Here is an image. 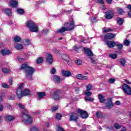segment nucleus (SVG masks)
I'll list each match as a JSON object with an SVG mask.
<instances>
[{"label":"nucleus","mask_w":131,"mask_h":131,"mask_svg":"<svg viewBox=\"0 0 131 131\" xmlns=\"http://www.w3.org/2000/svg\"><path fill=\"white\" fill-rule=\"evenodd\" d=\"M84 100L85 101H88L89 102H93L94 99L90 96H86L84 97Z\"/></svg>","instance_id":"31"},{"label":"nucleus","mask_w":131,"mask_h":131,"mask_svg":"<svg viewBox=\"0 0 131 131\" xmlns=\"http://www.w3.org/2000/svg\"><path fill=\"white\" fill-rule=\"evenodd\" d=\"M112 106H113V103H112V99L111 98H108V101L106 103V106L107 109H110Z\"/></svg>","instance_id":"16"},{"label":"nucleus","mask_w":131,"mask_h":131,"mask_svg":"<svg viewBox=\"0 0 131 131\" xmlns=\"http://www.w3.org/2000/svg\"><path fill=\"white\" fill-rule=\"evenodd\" d=\"M61 117H62V116L60 114H57L56 115V118L57 119V120H60L61 119Z\"/></svg>","instance_id":"56"},{"label":"nucleus","mask_w":131,"mask_h":131,"mask_svg":"<svg viewBox=\"0 0 131 131\" xmlns=\"http://www.w3.org/2000/svg\"><path fill=\"white\" fill-rule=\"evenodd\" d=\"M25 46H28L30 43V40L29 39H26L24 42Z\"/></svg>","instance_id":"47"},{"label":"nucleus","mask_w":131,"mask_h":131,"mask_svg":"<svg viewBox=\"0 0 131 131\" xmlns=\"http://www.w3.org/2000/svg\"><path fill=\"white\" fill-rule=\"evenodd\" d=\"M115 81H116L115 79L110 78L108 80V83H111V84L114 83L115 82Z\"/></svg>","instance_id":"48"},{"label":"nucleus","mask_w":131,"mask_h":131,"mask_svg":"<svg viewBox=\"0 0 131 131\" xmlns=\"http://www.w3.org/2000/svg\"><path fill=\"white\" fill-rule=\"evenodd\" d=\"M3 97L0 96V111H3L4 110V106L2 104V102H3Z\"/></svg>","instance_id":"34"},{"label":"nucleus","mask_w":131,"mask_h":131,"mask_svg":"<svg viewBox=\"0 0 131 131\" xmlns=\"http://www.w3.org/2000/svg\"><path fill=\"white\" fill-rule=\"evenodd\" d=\"M9 84L12 85L13 84V77H9L8 79Z\"/></svg>","instance_id":"55"},{"label":"nucleus","mask_w":131,"mask_h":131,"mask_svg":"<svg viewBox=\"0 0 131 131\" xmlns=\"http://www.w3.org/2000/svg\"><path fill=\"white\" fill-rule=\"evenodd\" d=\"M123 22H124V19L122 18L117 17V23L119 25H122L123 24Z\"/></svg>","instance_id":"22"},{"label":"nucleus","mask_w":131,"mask_h":131,"mask_svg":"<svg viewBox=\"0 0 131 131\" xmlns=\"http://www.w3.org/2000/svg\"><path fill=\"white\" fill-rule=\"evenodd\" d=\"M117 13L119 14V15H122L125 13V12L123 11V9H122V8H118L117 9Z\"/></svg>","instance_id":"24"},{"label":"nucleus","mask_w":131,"mask_h":131,"mask_svg":"<svg viewBox=\"0 0 131 131\" xmlns=\"http://www.w3.org/2000/svg\"><path fill=\"white\" fill-rule=\"evenodd\" d=\"M14 40L15 42H19L21 41V37L19 36H15L14 37Z\"/></svg>","instance_id":"30"},{"label":"nucleus","mask_w":131,"mask_h":131,"mask_svg":"<svg viewBox=\"0 0 131 131\" xmlns=\"http://www.w3.org/2000/svg\"><path fill=\"white\" fill-rule=\"evenodd\" d=\"M129 45H130L129 40L126 39L124 40V46H125L126 47H129Z\"/></svg>","instance_id":"37"},{"label":"nucleus","mask_w":131,"mask_h":131,"mask_svg":"<svg viewBox=\"0 0 131 131\" xmlns=\"http://www.w3.org/2000/svg\"><path fill=\"white\" fill-rule=\"evenodd\" d=\"M115 105H117V106H119V105H121V103L120 101H117L115 103Z\"/></svg>","instance_id":"64"},{"label":"nucleus","mask_w":131,"mask_h":131,"mask_svg":"<svg viewBox=\"0 0 131 131\" xmlns=\"http://www.w3.org/2000/svg\"><path fill=\"white\" fill-rule=\"evenodd\" d=\"M110 58H111V59H115L116 58H117V54H110L109 55Z\"/></svg>","instance_id":"38"},{"label":"nucleus","mask_w":131,"mask_h":131,"mask_svg":"<svg viewBox=\"0 0 131 131\" xmlns=\"http://www.w3.org/2000/svg\"><path fill=\"white\" fill-rule=\"evenodd\" d=\"M1 54L3 56H6V55H11L12 52L9 50H3L1 51Z\"/></svg>","instance_id":"23"},{"label":"nucleus","mask_w":131,"mask_h":131,"mask_svg":"<svg viewBox=\"0 0 131 131\" xmlns=\"http://www.w3.org/2000/svg\"><path fill=\"white\" fill-rule=\"evenodd\" d=\"M116 47H118V50H121L123 48V45L122 44H117L116 43Z\"/></svg>","instance_id":"50"},{"label":"nucleus","mask_w":131,"mask_h":131,"mask_svg":"<svg viewBox=\"0 0 131 131\" xmlns=\"http://www.w3.org/2000/svg\"><path fill=\"white\" fill-rule=\"evenodd\" d=\"M122 89L126 95H128L129 96H131V88L129 85L126 84H123L122 86Z\"/></svg>","instance_id":"4"},{"label":"nucleus","mask_w":131,"mask_h":131,"mask_svg":"<svg viewBox=\"0 0 131 131\" xmlns=\"http://www.w3.org/2000/svg\"><path fill=\"white\" fill-rule=\"evenodd\" d=\"M61 74L63 75V76H66V71H64V70H62Z\"/></svg>","instance_id":"63"},{"label":"nucleus","mask_w":131,"mask_h":131,"mask_svg":"<svg viewBox=\"0 0 131 131\" xmlns=\"http://www.w3.org/2000/svg\"><path fill=\"white\" fill-rule=\"evenodd\" d=\"M43 57H38L36 60V63L37 64H40L43 62Z\"/></svg>","instance_id":"28"},{"label":"nucleus","mask_w":131,"mask_h":131,"mask_svg":"<svg viewBox=\"0 0 131 131\" xmlns=\"http://www.w3.org/2000/svg\"><path fill=\"white\" fill-rule=\"evenodd\" d=\"M39 100L43 99L46 97V93L45 92H39L37 94Z\"/></svg>","instance_id":"20"},{"label":"nucleus","mask_w":131,"mask_h":131,"mask_svg":"<svg viewBox=\"0 0 131 131\" xmlns=\"http://www.w3.org/2000/svg\"><path fill=\"white\" fill-rule=\"evenodd\" d=\"M5 119L7 121H12L15 119V118L12 116H5Z\"/></svg>","instance_id":"25"},{"label":"nucleus","mask_w":131,"mask_h":131,"mask_svg":"<svg viewBox=\"0 0 131 131\" xmlns=\"http://www.w3.org/2000/svg\"><path fill=\"white\" fill-rule=\"evenodd\" d=\"M114 12L113 10H110L105 12V18L107 20H110L113 18Z\"/></svg>","instance_id":"7"},{"label":"nucleus","mask_w":131,"mask_h":131,"mask_svg":"<svg viewBox=\"0 0 131 131\" xmlns=\"http://www.w3.org/2000/svg\"><path fill=\"white\" fill-rule=\"evenodd\" d=\"M58 106L56 105L55 106L52 107L51 108V110L52 112H55V111H57V110H58Z\"/></svg>","instance_id":"53"},{"label":"nucleus","mask_w":131,"mask_h":131,"mask_svg":"<svg viewBox=\"0 0 131 131\" xmlns=\"http://www.w3.org/2000/svg\"><path fill=\"white\" fill-rule=\"evenodd\" d=\"M19 108L20 109L24 110L25 109V106H24V105H23L22 103H19L18 105Z\"/></svg>","instance_id":"57"},{"label":"nucleus","mask_w":131,"mask_h":131,"mask_svg":"<svg viewBox=\"0 0 131 131\" xmlns=\"http://www.w3.org/2000/svg\"><path fill=\"white\" fill-rule=\"evenodd\" d=\"M120 63L122 66H124V65H125V63H126V60L125 59V58H120Z\"/></svg>","instance_id":"33"},{"label":"nucleus","mask_w":131,"mask_h":131,"mask_svg":"<svg viewBox=\"0 0 131 131\" xmlns=\"http://www.w3.org/2000/svg\"><path fill=\"white\" fill-rule=\"evenodd\" d=\"M76 77L77 79H79V80H88V79L89 78L88 76H83L81 74L76 75Z\"/></svg>","instance_id":"12"},{"label":"nucleus","mask_w":131,"mask_h":131,"mask_svg":"<svg viewBox=\"0 0 131 131\" xmlns=\"http://www.w3.org/2000/svg\"><path fill=\"white\" fill-rule=\"evenodd\" d=\"M77 112L78 114L80 115V117H81V118H82L83 119L88 118V117H89V115L85 111H83L81 109L78 108L77 110Z\"/></svg>","instance_id":"5"},{"label":"nucleus","mask_w":131,"mask_h":131,"mask_svg":"<svg viewBox=\"0 0 131 131\" xmlns=\"http://www.w3.org/2000/svg\"><path fill=\"white\" fill-rule=\"evenodd\" d=\"M30 94V91L28 89H26L23 92V96H28Z\"/></svg>","instance_id":"29"},{"label":"nucleus","mask_w":131,"mask_h":131,"mask_svg":"<svg viewBox=\"0 0 131 131\" xmlns=\"http://www.w3.org/2000/svg\"><path fill=\"white\" fill-rule=\"evenodd\" d=\"M20 69H23L26 73L27 78L30 79L31 77H32V75H33V73L35 72V70L29 66H23L21 67Z\"/></svg>","instance_id":"2"},{"label":"nucleus","mask_w":131,"mask_h":131,"mask_svg":"<svg viewBox=\"0 0 131 131\" xmlns=\"http://www.w3.org/2000/svg\"><path fill=\"white\" fill-rule=\"evenodd\" d=\"M106 130L112 131L114 130V127L113 126H109L105 127Z\"/></svg>","instance_id":"41"},{"label":"nucleus","mask_w":131,"mask_h":131,"mask_svg":"<svg viewBox=\"0 0 131 131\" xmlns=\"http://www.w3.org/2000/svg\"><path fill=\"white\" fill-rule=\"evenodd\" d=\"M127 9H129V11L128 12V16L129 18L131 17V5H128L127 6Z\"/></svg>","instance_id":"35"},{"label":"nucleus","mask_w":131,"mask_h":131,"mask_svg":"<svg viewBox=\"0 0 131 131\" xmlns=\"http://www.w3.org/2000/svg\"><path fill=\"white\" fill-rule=\"evenodd\" d=\"M17 12L20 15H23L24 14V10L22 9H18L17 10Z\"/></svg>","instance_id":"46"},{"label":"nucleus","mask_w":131,"mask_h":131,"mask_svg":"<svg viewBox=\"0 0 131 131\" xmlns=\"http://www.w3.org/2000/svg\"><path fill=\"white\" fill-rule=\"evenodd\" d=\"M73 10L72 9H70V10H67L66 11V14L67 15H70V14H71L72 13V11Z\"/></svg>","instance_id":"60"},{"label":"nucleus","mask_w":131,"mask_h":131,"mask_svg":"<svg viewBox=\"0 0 131 131\" xmlns=\"http://www.w3.org/2000/svg\"><path fill=\"white\" fill-rule=\"evenodd\" d=\"M60 93H61L60 90H57L54 92L53 94V98L54 100H59V99H60V96H59Z\"/></svg>","instance_id":"15"},{"label":"nucleus","mask_w":131,"mask_h":131,"mask_svg":"<svg viewBox=\"0 0 131 131\" xmlns=\"http://www.w3.org/2000/svg\"><path fill=\"white\" fill-rule=\"evenodd\" d=\"M23 85H24L23 83L20 84L18 86L17 90H21L22 91V89H23Z\"/></svg>","instance_id":"62"},{"label":"nucleus","mask_w":131,"mask_h":131,"mask_svg":"<svg viewBox=\"0 0 131 131\" xmlns=\"http://www.w3.org/2000/svg\"><path fill=\"white\" fill-rule=\"evenodd\" d=\"M98 99L100 103H104L105 101H106V99H105V97L103 94H99Z\"/></svg>","instance_id":"21"},{"label":"nucleus","mask_w":131,"mask_h":131,"mask_svg":"<svg viewBox=\"0 0 131 131\" xmlns=\"http://www.w3.org/2000/svg\"><path fill=\"white\" fill-rule=\"evenodd\" d=\"M75 63L78 66L81 65V64H82V61L80 59H77L75 61Z\"/></svg>","instance_id":"43"},{"label":"nucleus","mask_w":131,"mask_h":131,"mask_svg":"<svg viewBox=\"0 0 131 131\" xmlns=\"http://www.w3.org/2000/svg\"><path fill=\"white\" fill-rule=\"evenodd\" d=\"M114 126L116 129H119V128H121V126H120L118 123H115L114 124Z\"/></svg>","instance_id":"54"},{"label":"nucleus","mask_w":131,"mask_h":131,"mask_svg":"<svg viewBox=\"0 0 131 131\" xmlns=\"http://www.w3.org/2000/svg\"><path fill=\"white\" fill-rule=\"evenodd\" d=\"M66 31V27H62L61 28L57 30L56 31V33H63Z\"/></svg>","instance_id":"26"},{"label":"nucleus","mask_w":131,"mask_h":131,"mask_svg":"<svg viewBox=\"0 0 131 131\" xmlns=\"http://www.w3.org/2000/svg\"><path fill=\"white\" fill-rule=\"evenodd\" d=\"M16 95L18 99H21L23 97V91L22 90L17 89L16 91Z\"/></svg>","instance_id":"13"},{"label":"nucleus","mask_w":131,"mask_h":131,"mask_svg":"<svg viewBox=\"0 0 131 131\" xmlns=\"http://www.w3.org/2000/svg\"><path fill=\"white\" fill-rule=\"evenodd\" d=\"M52 79L53 81H55L56 82H60L61 80L60 77L56 75L53 76Z\"/></svg>","instance_id":"27"},{"label":"nucleus","mask_w":131,"mask_h":131,"mask_svg":"<svg viewBox=\"0 0 131 131\" xmlns=\"http://www.w3.org/2000/svg\"><path fill=\"white\" fill-rule=\"evenodd\" d=\"M78 119V114L76 113H73L70 116V120L71 121H77Z\"/></svg>","instance_id":"11"},{"label":"nucleus","mask_w":131,"mask_h":131,"mask_svg":"<svg viewBox=\"0 0 131 131\" xmlns=\"http://www.w3.org/2000/svg\"><path fill=\"white\" fill-rule=\"evenodd\" d=\"M115 36H116V34H113L112 33H107L106 34L104 35V39L105 41L111 40V39L115 38Z\"/></svg>","instance_id":"6"},{"label":"nucleus","mask_w":131,"mask_h":131,"mask_svg":"<svg viewBox=\"0 0 131 131\" xmlns=\"http://www.w3.org/2000/svg\"><path fill=\"white\" fill-rule=\"evenodd\" d=\"M10 5L12 8H16L18 6V1L16 0H10Z\"/></svg>","instance_id":"18"},{"label":"nucleus","mask_w":131,"mask_h":131,"mask_svg":"<svg viewBox=\"0 0 131 131\" xmlns=\"http://www.w3.org/2000/svg\"><path fill=\"white\" fill-rule=\"evenodd\" d=\"M75 26L74 25V20L73 19L70 21V25L68 28H66V31H71L74 30Z\"/></svg>","instance_id":"8"},{"label":"nucleus","mask_w":131,"mask_h":131,"mask_svg":"<svg viewBox=\"0 0 131 131\" xmlns=\"http://www.w3.org/2000/svg\"><path fill=\"white\" fill-rule=\"evenodd\" d=\"M2 71L4 73H10V72H11V70L7 68L2 69Z\"/></svg>","instance_id":"40"},{"label":"nucleus","mask_w":131,"mask_h":131,"mask_svg":"<svg viewBox=\"0 0 131 131\" xmlns=\"http://www.w3.org/2000/svg\"><path fill=\"white\" fill-rule=\"evenodd\" d=\"M96 116L98 117V118H101L102 116H103V114H102V112H97L96 113Z\"/></svg>","instance_id":"45"},{"label":"nucleus","mask_w":131,"mask_h":131,"mask_svg":"<svg viewBox=\"0 0 131 131\" xmlns=\"http://www.w3.org/2000/svg\"><path fill=\"white\" fill-rule=\"evenodd\" d=\"M4 13L6 14V16H8V17L12 16V10L11 9L8 8L5 9L4 10Z\"/></svg>","instance_id":"19"},{"label":"nucleus","mask_w":131,"mask_h":131,"mask_svg":"<svg viewBox=\"0 0 131 131\" xmlns=\"http://www.w3.org/2000/svg\"><path fill=\"white\" fill-rule=\"evenodd\" d=\"M86 91H92V88H93V85L91 84H89L86 86Z\"/></svg>","instance_id":"44"},{"label":"nucleus","mask_w":131,"mask_h":131,"mask_svg":"<svg viewBox=\"0 0 131 131\" xmlns=\"http://www.w3.org/2000/svg\"><path fill=\"white\" fill-rule=\"evenodd\" d=\"M84 95H85V96H87V97H91L93 93H92V92L85 90V91H84Z\"/></svg>","instance_id":"36"},{"label":"nucleus","mask_w":131,"mask_h":131,"mask_svg":"<svg viewBox=\"0 0 131 131\" xmlns=\"http://www.w3.org/2000/svg\"><path fill=\"white\" fill-rule=\"evenodd\" d=\"M26 26L31 32L37 33L39 31L38 26L32 20L26 22Z\"/></svg>","instance_id":"1"},{"label":"nucleus","mask_w":131,"mask_h":131,"mask_svg":"<svg viewBox=\"0 0 131 131\" xmlns=\"http://www.w3.org/2000/svg\"><path fill=\"white\" fill-rule=\"evenodd\" d=\"M83 50L88 57L94 56V53H93V51H92V50H91L90 48H84Z\"/></svg>","instance_id":"9"},{"label":"nucleus","mask_w":131,"mask_h":131,"mask_svg":"<svg viewBox=\"0 0 131 131\" xmlns=\"http://www.w3.org/2000/svg\"><path fill=\"white\" fill-rule=\"evenodd\" d=\"M53 61H54V59L53 58V55H52V54L50 53L47 54L46 62L48 63L49 65H51V64L53 63Z\"/></svg>","instance_id":"10"},{"label":"nucleus","mask_w":131,"mask_h":131,"mask_svg":"<svg viewBox=\"0 0 131 131\" xmlns=\"http://www.w3.org/2000/svg\"><path fill=\"white\" fill-rule=\"evenodd\" d=\"M91 23H92V24H95L97 23V22H98V20H97V17H93L92 18H91Z\"/></svg>","instance_id":"39"},{"label":"nucleus","mask_w":131,"mask_h":131,"mask_svg":"<svg viewBox=\"0 0 131 131\" xmlns=\"http://www.w3.org/2000/svg\"><path fill=\"white\" fill-rule=\"evenodd\" d=\"M23 115V122L25 124H30L32 123V118L30 117L27 113V110H24L21 112Z\"/></svg>","instance_id":"3"},{"label":"nucleus","mask_w":131,"mask_h":131,"mask_svg":"<svg viewBox=\"0 0 131 131\" xmlns=\"http://www.w3.org/2000/svg\"><path fill=\"white\" fill-rule=\"evenodd\" d=\"M72 75L71 72L69 71H66V77H70Z\"/></svg>","instance_id":"52"},{"label":"nucleus","mask_w":131,"mask_h":131,"mask_svg":"<svg viewBox=\"0 0 131 131\" xmlns=\"http://www.w3.org/2000/svg\"><path fill=\"white\" fill-rule=\"evenodd\" d=\"M31 131H38V129L36 127H32L31 128Z\"/></svg>","instance_id":"59"},{"label":"nucleus","mask_w":131,"mask_h":131,"mask_svg":"<svg viewBox=\"0 0 131 131\" xmlns=\"http://www.w3.org/2000/svg\"><path fill=\"white\" fill-rule=\"evenodd\" d=\"M9 99V100H15L16 99V95L15 94H11L10 95Z\"/></svg>","instance_id":"49"},{"label":"nucleus","mask_w":131,"mask_h":131,"mask_svg":"<svg viewBox=\"0 0 131 131\" xmlns=\"http://www.w3.org/2000/svg\"><path fill=\"white\" fill-rule=\"evenodd\" d=\"M103 33H107V32H110V31H114V30L111 29L110 28H108L107 30V28L106 27L103 28Z\"/></svg>","instance_id":"32"},{"label":"nucleus","mask_w":131,"mask_h":131,"mask_svg":"<svg viewBox=\"0 0 131 131\" xmlns=\"http://www.w3.org/2000/svg\"><path fill=\"white\" fill-rule=\"evenodd\" d=\"M126 130H127V129L126 128V127L124 126H121L120 131H126Z\"/></svg>","instance_id":"61"},{"label":"nucleus","mask_w":131,"mask_h":131,"mask_svg":"<svg viewBox=\"0 0 131 131\" xmlns=\"http://www.w3.org/2000/svg\"><path fill=\"white\" fill-rule=\"evenodd\" d=\"M14 48L16 49V50H17V51H20L21 50H23L24 49V47H23V45L21 43H17L15 44Z\"/></svg>","instance_id":"17"},{"label":"nucleus","mask_w":131,"mask_h":131,"mask_svg":"<svg viewBox=\"0 0 131 131\" xmlns=\"http://www.w3.org/2000/svg\"><path fill=\"white\" fill-rule=\"evenodd\" d=\"M2 88H3V89H9L10 88V85H8L6 83H4L1 85Z\"/></svg>","instance_id":"42"},{"label":"nucleus","mask_w":131,"mask_h":131,"mask_svg":"<svg viewBox=\"0 0 131 131\" xmlns=\"http://www.w3.org/2000/svg\"><path fill=\"white\" fill-rule=\"evenodd\" d=\"M50 73L51 74H55V73H56V69L52 68L50 71Z\"/></svg>","instance_id":"58"},{"label":"nucleus","mask_w":131,"mask_h":131,"mask_svg":"<svg viewBox=\"0 0 131 131\" xmlns=\"http://www.w3.org/2000/svg\"><path fill=\"white\" fill-rule=\"evenodd\" d=\"M106 42V45L108 46V48L111 49L114 48L116 46V42L112 41H105Z\"/></svg>","instance_id":"14"},{"label":"nucleus","mask_w":131,"mask_h":131,"mask_svg":"<svg viewBox=\"0 0 131 131\" xmlns=\"http://www.w3.org/2000/svg\"><path fill=\"white\" fill-rule=\"evenodd\" d=\"M41 33L43 34H47L49 32V29H45L41 30Z\"/></svg>","instance_id":"51"}]
</instances>
